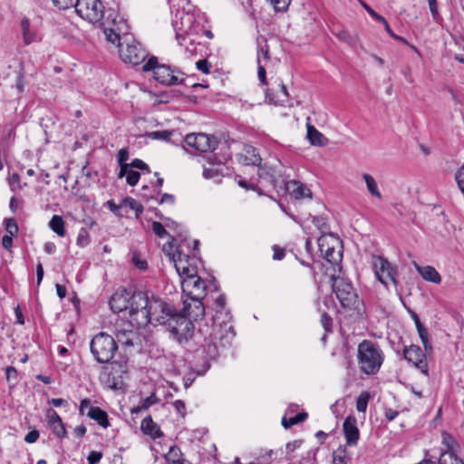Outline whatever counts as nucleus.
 I'll list each match as a JSON object with an SVG mask.
<instances>
[{
  "instance_id": "obj_1",
  "label": "nucleus",
  "mask_w": 464,
  "mask_h": 464,
  "mask_svg": "<svg viewBox=\"0 0 464 464\" xmlns=\"http://www.w3.org/2000/svg\"><path fill=\"white\" fill-rule=\"evenodd\" d=\"M171 337L181 344L188 352L200 353L202 370L198 374L205 373L210 367L209 361L219 355L220 348L229 345L236 335L233 325L227 322H218V316L214 318V325L208 332L199 329L194 332V324L184 314H176L168 325Z\"/></svg>"
},
{
  "instance_id": "obj_2",
  "label": "nucleus",
  "mask_w": 464,
  "mask_h": 464,
  "mask_svg": "<svg viewBox=\"0 0 464 464\" xmlns=\"http://www.w3.org/2000/svg\"><path fill=\"white\" fill-rule=\"evenodd\" d=\"M175 17L173 25L179 44H183L181 41H186L189 37L200 39L201 31H203L206 23V18L203 14H195L189 10H178Z\"/></svg>"
},
{
  "instance_id": "obj_3",
  "label": "nucleus",
  "mask_w": 464,
  "mask_h": 464,
  "mask_svg": "<svg viewBox=\"0 0 464 464\" xmlns=\"http://www.w3.org/2000/svg\"><path fill=\"white\" fill-rule=\"evenodd\" d=\"M357 357L361 372L368 375L377 373L384 360L380 345L371 340H363L359 343Z\"/></svg>"
},
{
  "instance_id": "obj_4",
  "label": "nucleus",
  "mask_w": 464,
  "mask_h": 464,
  "mask_svg": "<svg viewBox=\"0 0 464 464\" xmlns=\"http://www.w3.org/2000/svg\"><path fill=\"white\" fill-rule=\"evenodd\" d=\"M332 287L341 305L349 310L360 313L363 307L362 301L359 298L353 284L343 276H332Z\"/></svg>"
},
{
  "instance_id": "obj_5",
  "label": "nucleus",
  "mask_w": 464,
  "mask_h": 464,
  "mask_svg": "<svg viewBox=\"0 0 464 464\" xmlns=\"http://www.w3.org/2000/svg\"><path fill=\"white\" fill-rule=\"evenodd\" d=\"M144 72H152L153 78L164 85H177L183 82V73L176 68L161 64L156 56H150L142 65Z\"/></svg>"
},
{
  "instance_id": "obj_6",
  "label": "nucleus",
  "mask_w": 464,
  "mask_h": 464,
  "mask_svg": "<svg viewBox=\"0 0 464 464\" xmlns=\"http://www.w3.org/2000/svg\"><path fill=\"white\" fill-rule=\"evenodd\" d=\"M150 299L143 292L130 293L129 307L127 312V319L130 324L136 327L145 326L148 324L147 317L150 313L148 312Z\"/></svg>"
},
{
  "instance_id": "obj_7",
  "label": "nucleus",
  "mask_w": 464,
  "mask_h": 464,
  "mask_svg": "<svg viewBox=\"0 0 464 464\" xmlns=\"http://www.w3.org/2000/svg\"><path fill=\"white\" fill-rule=\"evenodd\" d=\"M90 350L99 363H109L118 350V344L111 335L101 332L92 339Z\"/></svg>"
},
{
  "instance_id": "obj_8",
  "label": "nucleus",
  "mask_w": 464,
  "mask_h": 464,
  "mask_svg": "<svg viewBox=\"0 0 464 464\" xmlns=\"http://www.w3.org/2000/svg\"><path fill=\"white\" fill-rule=\"evenodd\" d=\"M148 312L150 313L148 324L169 325L172 319L179 314V311L169 303L160 298L150 299Z\"/></svg>"
},
{
  "instance_id": "obj_9",
  "label": "nucleus",
  "mask_w": 464,
  "mask_h": 464,
  "mask_svg": "<svg viewBox=\"0 0 464 464\" xmlns=\"http://www.w3.org/2000/svg\"><path fill=\"white\" fill-rule=\"evenodd\" d=\"M74 7L79 16L95 25L107 16L101 0H76Z\"/></svg>"
},
{
  "instance_id": "obj_10",
  "label": "nucleus",
  "mask_w": 464,
  "mask_h": 464,
  "mask_svg": "<svg viewBox=\"0 0 464 464\" xmlns=\"http://www.w3.org/2000/svg\"><path fill=\"white\" fill-rule=\"evenodd\" d=\"M372 268L377 279L385 286H388V280H391L394 285H397V269L384 257L381 256H373Z\"/></svg>"
},
{
  "instance_id": "obj_11",
  "label": "nucleus",
  "mask_w": 464,
  "mask_h": 464,
  "mask_svg": "<svg viewBox=\"0 0 464 464\" xmlns=\"http://www.w3.org/2000/svg\"><path fill=\"white\" fill-rule=\"evenodd\" d=\"M119 53L124 63L134 66L141 64L148 56V52L135 40H131V42L125 41L124 45H121Z\"/></svg>"
},
{
  "instance_id": "obj_12",
  "label": "nucleus",
  "mask_w": 464,
  "mask_h": 464,
  "mask_svg": "<svg viewBox=\"0 0 464 464\" xmlns=\"http://www.w3.org/2000/svg\"><path fill=\"white\" fill-rule=\"evenodd\" d=\"M117 14L113 10H108L106 19L98 24L97 26L103 30L106 40L109 43L117 45L120 49L121 45H124V43L121 44V35L119 32V24L121 22H117Z\"/></svg>"
},
{
  "instance_id": "obj_13",
  "label": "nucleus",
  "mask_w": 464,
  "mask_h": 464,
  "mask_svg": "<svg viewBox=\"0 0 464 464\" xmlns=\"http://www.w3.org/2000/svg\"><path fill=\"white\" fill-rule=\"evenodd\" d=\"M184 140L188 147L200 152H211L218 146L217 139L205 133L188 134Z\"/></svg>"
},
{
  "instance_id": "obj_14",
  "label": "nucleus",
  "mask_w": 464,
  "mask_h": 464,
  "mask_svg": "<svg viewBox=\"0 0 464 464\" xmlns=\"http://www.w3.org/2000/svg\"><path fill=\"white\" fill-rule=\"evenodd\" d=\"M427 353L423 352L418 345L411 344L403 348V357L409 362H411L421 373L429 375V367L427 363Z\"/></svg>"
},
{
  "instance_id": "obj_15",
  "label": "nucleus",
  "mask_w": 464,
  "mask_h": 464,
  "mask_svg": "<svg viewBox=\"0 0 464 464\" xmlns=\"http://www.w3.org/2000/svg\"><path fill=\"white\" fill-rule=\"evenodd\" d=\"M181 288L189 299L204 298L205 296L206 285L198 275L184 278L181 281Z\"/></svg>"
},
{
  "instance_id": "obj_16",
  "label": "nucleus",
  "mask_w": 464,
  "mask_h": 464,
  "mask_svg": "<svg viewBox=\"0 0 464 464\" xmlns=\"http://www.w3.org/2000/svg\"><path fill=\"white\" fill-rule=\"evenodd\" d=\"M130 292L126 289L117 290L111 297L109 304L112 312L116 314H123V317H127Z\"/></svg>"
},
{
  "instance_id": "obj_17",
  "label": "nucleus",
  "mask_w": 464,
  "mask_h": 464,
  "mask_svg": "<svg viewBox=\"0 0 464 464\" xmlns=\"http://www.w3.org/2000/svg\"><path fill=\"white\" fill-rule=\"evenodd\" d=\"M188 258V256L182 253L181 246H178L176 253L172 256V260L174 262L175 268L182 280L184 278H188V276H192V275H197L195 267H191L187 265Z\"/></svg>"
},
{
  "instance_id": "obj_18",
  "label": "nucleus",
  "mask_w": 464,
  "mask_h": 464,
  "mask_svg": "<svg viewBox=\"0 0 464 464\" xmlns=\"http://www.w3.org/2000/svg\"><path fill=\"white\" fill-rule=\"evenodd\" d=\"M343 430L347 445L350 447L356 446L360 438L356 418L353 415H349L343 421Z\"/></svg>"
},
{
  "instance_id": "obj_19",
  "label": "nucleus",
  "mask_w": 464,
  "mask_h": 464,
  "mask_svg": "<svg viewBox=\"0 0 464 464\" xmlns=\"http://www.w3.org/2000/svg\"><path fill=\"white\" fill-rule=\"evenodd\" d=\"M203 298L190 299V302L187 300L184 302V307L179 312L184 314L191 321H198L205 315V306L202 303Z\"/></svg>"
},
{
  "instance_id": "obj_20",
  "label": "nucleus",
  "mask_w": 464,
  "mask_h": 464,
  "mask_svg": "<svg viewBox=\"0 0 464 464\" xmlns=\"http://www.w3.org/2000/svg\"><path fill=\"white\" fill-rule=\"evenodd\" d=\"M275 84L279 88L281 94L276 93L273 88H266L265 90L266 102L270 104L284 105L288 99V92L284 82L276 79Z\"/></svg>"
},
{
  "instance_id": "obj_21",
  "label": "nucleus",
  "mask_w": 464,
  "mask_h": 464,
  "mask_svg": "<svg viewBox=\"0 0 464 464\" xmlns=\"http://www.w3.org/2000/svg\"><path fill=\"white\" fill-rule=\"evenodd\" d=\"M285 190L295 199L312 198V191L299 180H290L285 184Z\"/></svg>"
},
{
  "instance_id": "obj_22",
  "label": "nucleus",
  "mask_w": 464,
  "mask_h": 464,
  "mask_svg": "<svg viewBox=\"0 0 464 464\" xmlns=\"http://www.w3.org/2000/svg\"><path fill=\"white\" fill-rule=\"evenodd\" d=\"M365 9L367 10V12L369 13V14L374 18L376 21L378 22H381L382 24H383L384 25V28L386 30V32L395 40H398L401 43H403L404 44L406 45H409L414 52H416L417 53L420 54V52L419 50L414 46V45H411L408 43V41L401 37V36H399V35H393V31L391 29L388 22L386 21V19L380 15L379 14H377L374 10H372L370 6L366 5H365Z\"/></svg>"
},
{
  "instance_id": "obj_23",
  "label": "nucleus",
  "mask_w": 464,
  "mask_h": 464,
  "mask_svg": "<svg viewBox=\"0 0 464 464\" xmlns=\"http://www.w3.org/2000/svg\"><path fill=\"white\" fill-rule=\"evenodd\" d=\"M141 431L151 439H158L163 436L160 428L153 421L151 416L144 418L140 424Z\"/></svg>"
},
{
  "instance_id": "obj_24",
  "label": "nucleus",
  "mask_w": 464,
  "mask_h": 464,
  "mask_svg": "<svg viewBox=\"0 0 464 464\" xmlns=\"http://www.w3.org/2000/svg\"><path fill=\"white\" fill-rule=\"evenodd\" d=\"M328 237H326L325 235H321L319 237V238H318L319 250L322 253V255L324 256L325 259L329 263H332V264L337 263L338 258L336 256H334V255L336 254L334 247L328 246V242H327Z\"/></svg>"
},
{
  "instance_id": "obj_25",
  "label": "nucleus",
  "mask_w": 464,
  "mask_h": 464,
  "mask_svg": "<svg viewBox=\"0 0 464 464\" xmlns=\"http://www.w3.org/2000/svg\"><path fill=\"white\" fill-rule=\"evenodd\" d=\"M415 267L425 281L431 282L434 284H440L441 282V276L440 273L433 266H420L415 264Z\"/></svg>"
},
{
  "instance_id": "obj_26",
  "label": "nucleus",
  "mask_w": 464,
  "mask_h": 464,
  "mask_svg": "<svg viewBox=\"0 0 464 464\" xmlns=\"http://www.w3.org/2000/svg\"><path fill=\"white\" fill-rule=\"evenodd\" d=\"M86 415L90 419L95 420L102 428H107L110 426L107 412L100 407H90V410L87 411Z\"/></svg>"
},
{
  "instance_id": "obj_27",
  "label": "nucleus",
  "mask_w": 464,
  "mask_h": 464,
  "mask_svg": "<svg viewBox=\"0 0 464 464\" xmlns=\"http://www.w3.org/2000/svg\"><path fill=\"white\" fill-rule=\"evenodd\" d=\"M21 30L23 34V40L24 44L28 45L38 40L37 33L35 30L32 29L30 26L29 19L24 17L21 20Z\"/></svg>"
},
{
  "instance_id": "obj_28",
  "label": "nucleus",
  "mask_w": 464,
  "mask_h": 464,
  "mask_svg": "<svg viewBox=\"0 0 464 464\" xmlns=\"http://www.w3.org/2000/svg\"><path fill=\"white\" fill-rule=\"evenodd\" d=\"M240 161L245 165L258 166L262 159L253 147H246L244 154L240 155Z\"/></svg>"
},
{
  "instance_id": "obj_29",
  "label": "nucleus",
  "mask_w": 464,
  "mask_h": 464,
  "mask_svg": "<svg viewBox=\"0 0 464 464\" xmlns=\"http://www.w3.org/2000/svg\"><path fill=\"white\" fill-rule=\"evenodd\" d=\"M307 139L314 146H324L327 139L312 124L307 123Z\"/></svg>"
},
{
  "instance_id": "obj_30",
  "label": "nucleus",
  "mask_w": 464,
  "mask_h": 464,
  "mask_svg": "<svg viewBox=\"0 0 464 464\" xmlns=\"http://www.w3.org/2000/svg\"><path fill=\"white\" fill-rule=\"evenodd\" d=\"M362 179L365 182L368 192L372 197L382 199V196L379 190L378 184L375 179L368 173H363L362 175Z\"/></svg>"
},
{
  "instance_id": "obj_31",
  "label": "nucleus",
  "mask_w": 464,
  "mask_h": 464,
  "mask_svg": "<svg viewBox=\"0 0 464 464\" xmlns=\"http://www.w3.org/2000/svg\"><path fill=\"white\" fill-rule=\"evenodd\" d=\"M49 227L56 233L59 237L65 236V227H64V220L63 217L59 215H53L49 221Z\"/></svg>"
},
{
  "instance_id": "obj_32",
  "label": "nucleus",
  "mask_w": 464,
  "mask_h": 464,
  "mask_svg": "<svg viewBox=\"0 0 464 464\" xmlns=\"http://www.w3.org/2000/svg\"><path fill=\"white\" fill-rule=\"evenodd\" d=\"M309 217L312 218L313 224L320 230L321 235H325L326 237H330L333 240L337 241L334 234L328 232L329 226L324 218L312 215H309Z\"/></svg>"
},
{
  "instance_id": "obj_33",
  "label": "nucleus",
  "mask_w": 464,
  "mask_h": 464,
  "mask_svg": "<svg viewBox=\"0 0 464 464\" xmlns=\"http://www.w3.org/2000/svg\"><path fill=\"white\" fill-rule=\"evenodd\" d=\"M121 207L133 210L135 212L136 218H139L143 212V206L139 201L130 197H127L122 199Z\"/></svg>"
},
{
  "instance_id": "obj_34",
  "label": "nucleus",
  "mask_w": 464,
  "mask_h": 464,
  "mask_svg": "<svg viewBox=\"0 0 464 464\" xmlns=\"http://www.w3.org/2000/svg\"><path fill=\"white\" fill-rule=\"evenodd\" d=\"M307 417L308 414L305 411L299 412L294 417L288 419L285 416H284L282 418V425L285 429H289L295 424L304 421L307 419Z\"/></svg>"
},
{
  "instance_id": "obj_35",
  "label": "nucleus",
  "mask_w": 464,
  "mask_h": 464,
  "mask_svg": "<svg viewBox=\"0 0 464 464\" xmlns=\"http://www.w3.org/2000/svg\"><path fill=\"white\" fill-rule=\"evenodd\" d=\"M183 44H179L180 46H184L185 53L188 55H194L198 53V45L200 44L198 38L189 37L187 38L186 41H181Z\"/></svg>"
},
{
  "instance_id": "obj_36",
  "label": "nucleus",
  "mask_w": 464,
  "mask_h": 464,
  "mask_svg": "<svg viewBox=\"0 0 464 464\" xmlns=\"http://www.w3.org/2000/svg\"><path fill=\"white\" fill-rule=\"evenodd\" d=\"M7 180L10 189L14 193L27 186V183H21V178L17 173H9Z\"/></svg>"
},
{
  "instance_id": "obj_37",
  "label": "nucleus",
  "mask_w": 464,
  "mask_h": 464,
  "mask_svg": "<svg viewBox=\"0 0 464 464\" xmlns=\"http://www.w3.org/2000/svg\"><path fill=\"white\" fill-rule=\"evenodd\" d=\"M439 464H464L455 452H441Z\"/></svg>"
},
{
  "instance_id": "obj_38",
  "label": "nucleus",
  "mask_w": 464,
  "mask_h": 464,
  "mask_svg": "<svg viewBox=\"0 0 464 464\" xmlns=\"http://www.w3.org/2000/svg\"><path fill=\"white\" fill-rule=\"evenodd\" d=\"M442 444L446 448L442 452H455L458 443L455 439L448 432L442 433Z\"/></svg>"
},
{
  "instance_id": "obj_39",
  "label": "nucleus",
  "mask_w": 464,
  "mask_h": 464,
  "mask_svg": "<svg viewBox=\"0 0 464 464\" xmlns=\"http://www.w3.org/2000/svg\"><path fill=\"white\" fill-rule=\"evenodd\" d=\"M371 399L369 392H362L356 400V410L359 412H365L367 410L368 402Z\"/></svg>"
},
{
  "instance_id": "obj_40",
  "label": "nucleus",
  "mask_w": 464,
  "mask_h": 464,
  "mask_svg": "<svg viewBox=\"0 0 464 464\" xmlns=\"http://www.w3.org/2000/svg\"><path fill=\"white\" fill-rule=\"evenodd\" d=\"M173 133H174L173 130H155V131L147 132L145 134V136L151 140H160L169 141L170 140V137L173 135Z\"/></svg>"
},
{
  "instance_id": "obj_41",
  "label": "nucleus",
  "mask_w": 464,
  "mask_h": 464,
  "mask_svg": "<svg viewBox=\"0 0 464 464\" xmlns=\"http://www.w3.org/2000/svg\"><path fill=\"white\" fill-rule=\"evenodd\" d=\"M417 331H418L419 336L421 340V343L424 346L425 352L427 353H430L432 352V347L429 342V333H428L427 329L422 325V326H419V328H417Z\"/></svg>"
},
{
  "instance_id": "obj_42",
  "label": "nucleus",
  "mask_w": 464,
  "mask_h": 464,
  "mask_svg": "<svg viewBox=\"0 0 464 464\" xmlns=\"http://www.w3.org/2000/svg\"><path fill=\"white\" fill-rule=\"evenodd\" d=\"M134 336H135V334L131 331L118 332V334H117L118 342L125 346H133Z\"/></svg>"
},
{
  "instance_id": "obj_43",
  "label": "nucleus",
  "mask_w": 464,
  "mask_h": 464,
  "mask_svg": "<svg viewBox=\"0 0 464 464\" xmlns=\"http://www.w3.org/2000/svg\"><path fill=\"white\" fill-rule=\"evenodd\" d=\"M90 242H91L90 234L88 232L87 228H85V227L80 228L78 235H77V239H76L77 246H79L80 247H84V246H88L90 244Z\"/></svg>"
},
{
  "instance_id": "obj_44",
  "label": "nucleus",
  "mask_w": 464,
  "mask_h": 464,
  "mask_svg": "<svg viewBox=\"0 0 464 464\" xmlns=\"http://www.w3.org/2000/svg\"><path fill=\"white\" fill-rule=\"evenodd\" d=\"M215 304L218 308L215 315L213 316L212 320L214 321V318L216 316H218V322H226V320H220V316H219V314L222 313V311L225 309V305H226V297L224 295H220L215 301ZM227 323H228L230 325H232L230 324L229 321H227ZM214 325V322L212 323V326Z\"/></svg>"
},
{
  "instance_id": "obj_45",
  "label": "nucleus",
  "mask_w": 464,
  "mask_h": 464,
  "mask_svg": "<svg viewBox=\"0 0 464 464\" xmlns=\"http://www.w3.org/2000/svg\"><path fill=\"white\" fill-rule=\"evenodd\" d=\"M49 427L57 438L63 439L67 436V430H66L65 425L63 421L59 422V423L53 424V426H49Z\"/></svg>"
},
{
  "instance_id": "obj_46",
  "label": "nucleus",
  "mask_w": 464,
  "mask_h": 464,
  "mask_svg": "<svg viewBox=\"0 0 464 464\" xmlns=\"http://www.w3.org/2000/svg\"><path fill=\"white\" fill-rule=\"evenodd\" d=\"M152 231L154 232V234L156 236H158L160 238H164L166 237H172L169 234V232L166 230L164 226L160 222H158V221H153L152 222Z\"/></svg>"
},
{
  "instance_id": "obj_47",
  "label": "nucleus",
  "mask_w": 464,
  "mask_h": 464,
  "mask_svg": "<svg viewBox=\"0 0 464 464\" xmlns=\"http://www.w3.org/2000/svg\"><path fill=\"white\" fill-rule=\"evenodd\" d=\"M347 459L344 449L339 448L333 453V464H346Z\"/></svg>"
},
{
  "instance_id": "obj_48",
  "label": "nucleus",
  "mask_w": 464,
  "mask_h": 464,
  "mask_svg": "<svg viewBox=\"0 0 464 464\" xmlns=\"http://www.w3.org/2000/svg\"><path fill=\"white\" fill-rule=\"evenodd\" d=\"M5 230L10 236H16L18 233V226L14 218H5L4 220Z\"/></svg>"
},
{
  "instance_id": "obj_49",
  "label": "nucleus",
  "mask_w": 464,
  "mask_h": 464,
  "mask_svg": "<svg viewBox=\"0 0 464 464\" xmlns=\"http://www.w3.org/2000/svg\"><path fill=\"white\" fill-rule=\"evenodd\" d=\"M46 417H47L48 426H53V424L59 423V422L63 421L62 418L57 413V411L52 408L47 409Z\"/></svg>"
},
{
  "instance_id": "obj_50",
  "label": "nucleus",
  "mask_w": 464,
  "mask_h": 464,
  "mask_svg": "<svg viewBox=\"0 0 464 464\" xmlns=\"http://www.w3.org/2000/svg\"><path fill=\"white\" fill-rule=\"evenodd\" d=\"M5 378L8 382H13V384H16L18 382V372L13 366H7L5 368Z\"/></svg>"
},
{
  "instance_id": "obj_51",
  "label": "nucleus",
  "mask_w": 464,
  "mask_h": 464,
  "mask_svg": "<svg viewBox=\"0 0 464 464\" xmlns=\"http://www.w3.org/2000/svg\"><path fill=\"white\" fill-rule=\"evenodd\" d=\"M455 179L459 188L464 193V165L459 168L455 173Z\"/></svg>"
},
{
  "instance_id": "obj_52",
  "label": "nucleus",
  "mask_w": 464,
  "mask_h": 464,
  "mask_svg": "<svg viewBox=\"0 0 464 464\" xmlns=\"http://www.w3.org/2000/svg\"><path fill=\"white\" fill-rule=\"evenodd\" d=\"M140 178V172L130 169V170L129 171V173L126 177V181L130 186L133 187L138 184Z\"/></svg>"
},
{
  "instance_id": "obj_53",
  "label": "nucleus",
  "mask_w": 464,
  "mask_h": 464,
  "mask_svg": "<svg viewBox=\"0 0 464 464\" xmlns=\"http://www.w3.org/2000/svg\"><path fill=\"white\" fill-rule=\"evenodd\" d=\"M321 324L326 332L332 331L333 319L326 312L321 314Z\"/></svg>"
},
{
  "instance_id": "obj_54",
  "label": "nucleus",
  "mask_w": 464,
  "mask_h": 464,
  "mask_svg": "<svg viewBox=\"0 0 464 464\" xmlns=\"http://www.w3.org/2000/svg\"><path fill=\"white\" fill-rule=\"evenodd\" d=\"M53 5L59 9H68L74 6L76 0H52Z\"/></svg>"
},
{
  "instance_id": "obj_55",
  "label": "nucleus",
  "mask_w": 464,
  "mask_h": 464,
  "mask_svg": "<svg viewBox=\"0 0 464 464\" xmlns=\"http://www.w3.org/2000/svg\"><path fill=\"white\" fill-rule=\"evenodd\" d=\"M150 199H155L154 196L150 197ZM158 204L169 203L173 205L175 203V197L172 194L163 193L160 200L156 198Z\"/></svg>"
},
{
  "instance_id": "obj_56",
  "label": "nucleus",
  "mask_w": 464,
  "mask_h": 464,
  "mask_svg": "<svg viewBox=\"0 0 464 464\" xmlns=\"http://www.w3.org/2000/svg\"><path fill=\"white\" fill-rule=\"evenodd\" d=\"M196 66L203 73L208 74L210 72V63H208V61L207 59L198 60L196 63Z\"/></svg>"
},
{
  "instance_id": "obj_57",
  "label": "nucleus",
  "mask_w": 464,
  "mask_h": 464,
  "mask_svg": "<svg viewBox=\"0 0 464 464\" xmlns=\"http://www.w3.org/2000/svg\"><path fill=\"white\" fill-rule=\"evenodd\" d=\"M102 458V453L100 451H91L87 457L89 464H98Z\"/></svg>"
},
{
  "instance_id": "obj_58",
  "label": "nucleus",
  "mask_w": 464,
  "mask_h": 464,
  "mask_svg": "<svg viewBox=\"0 0 464 464\" xmlns=\"http://www.w3.org/2000/svg\"><path fill=\"white\" fill-rule=\"evenodd\" d=\"M257 62H258V69H257L258 79L262 84L266 85L267 82H266V68L264 65H261V63H260V56H258Z\"/></svg>"
},
{
  "instance_id": "obj_59",
  "label": "nucleus",
  "mask_w": 464,
  "mask_h": 464,
  "mask_svg": "<svg viewBox=\"0 0 464 464\" xmlns=\"http://www.w3.org/2000/svg\"><path fill=\"white\" fill-rule=\"evenodd\" d=\"M40 437V433L37 430H30L24 437V441L27 443H34Z\"/></svg>"
},
{
  "instance_id": "obj_60",
  "label": "nucleus",
  "mask_w": 464,
  "mask_h": 464,
  "mask_svg": "<svg viewBox=\"0 0 464 464\" xmlns=\"http://www.w3.org/2000/svg\"><path fill=\"white\" fill-rule=\"evenodd\" d=\"M172 404H173V407L175 408L177 413H179V415L184 417L186 414L185 402L181 400H176Z\"/></svg>"
},
{
  "instance_id": "obj_61",
  "label": "nucleus",
  "mask_w": 464,
  "mask_h": 464,
  "mask_svg": "<svg viewBox=\"0 0 464 464\" xmlns=\"http://www.w3.org/2000/svg\"><path fill=\"white\" fill-rule=\"evenodd\" d=\"M129 151L126 148H122L118 152V164L121 165L124 163H127V160H129Z\"/></svg>"
},
{
  "instance_id": "obj_62",
  "label": "nucleus",
  "mask_w": 464,
  "mask_h": 464,
  "mask_svg": "<svg viewBox=\"0 0 464 464\" xmlns=\"http://www.w3.org/2000/svg\"><path fill=\"white\" fill-rule=\"evenodd\" d=\"M273 4L274 7L277 11H284L287 8L289 5L288 0H270Z\"/></svg>"
},
{
  "instance_id": "obj_63",
  "label": "nucleus",
  "mask_w": 464,
  "mask_h": 464,
  "mask_svg": "<svg viewBox=\"0 0 464 464\" xmlns=\"http://www.w3.org/2000/svg\"><path fill=\"white\" fill-rule=\"evenodd\" d=\"M106 204H107V206H108L109 209H110L111 212H113V213H114L115 215H117V216H121V212H120V210H121V208H123V207H121V203L120 205H116V204L114 203V201H113L112 199H111V200H108Z\"/></svg>"
},
{
  "instance_id": "obj_64",
  "label": "nucleus",
  "mask_w": 464,
  "mask_h": 464,
  "mask_svg": "<svg viewBox=\"0 0 464 464\" xmlns=\"http://www.w3.org/2000/svg\"><path fill=\"white\" fill-rule=\"evenodd\" d=\"M399 415V411L391 408L385 409L384 416L388 421H392Z\"/></svg>"
}]
</instances>
